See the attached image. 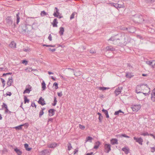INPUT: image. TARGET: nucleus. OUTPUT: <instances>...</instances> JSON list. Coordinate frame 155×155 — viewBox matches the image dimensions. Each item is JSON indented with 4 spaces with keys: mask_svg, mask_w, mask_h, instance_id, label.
<instances>
[{
    "mask_svg": "<svg viewBox=\"0 0 155 155\" xmlns=\"http://www.w3.org/2000/svg\"><path fill=\"white\" fill-rule=\"evenodd\" d=\"M134 75H133L131 73L129 72H127L126 75V77L127 78H131Z\"/></svg>",
    "mask_w": 155,
    "mask_h": 155,
    "instance_id": "27",
    "label": "nucleus"
},
{
    "mask_svg": "<svg viewBox=\"0 0 155 155\" xmlns=\"http://www.w3.org/2000/svg\"><path fill=\"white\" fill-rule=\"evenodd\" d=\"M8 79V81L7 82V84L8 85V86H10L11 85L12 83L13 82V80L12 77H11V78H9Z\"/></svg>",
    "mask_w": 155,
    "mask_h": 155,
    "instance_id": "18",
    "label": "nucleus"
},
{
    "mask_svg": "<svg viewBox=\"0 0 155 155\" xmlns=\"http://www.w3.org/2000/svg\"><path fill=\"white\" fill-rule=\"evenodd\" d=\"M55 111V110L53 109H51L49 110H48L49 115L50 116H53L54 114V112Z\"/></svg>",
    "mask_w": 155,
    "mask_h": 155,
    "instance_id": "15",
    "label": "nucleus"
},
{
    "mask_svg": "<svg viewBox=\"0 0 155 155\" xmlns=\"http://www.w3.org/2000/svg\"><path fill=\"white\" fill-rule=\"evenodd\" d=\"M72 148V147L71 144L70 143H69L68 144V150H70Z\"/></svg>",
    "mask_w": 155,
    "mask_h": 155,
    "instance_id": "45",
    "label": "nucleus"
},
{
    "mask_svg": "<svg viewBox=\"0 0 155 155\" xmlns=\"http://www.w3.org/2000/svg\"><path fill=\"white\" fill-rule=\"evenodd\" d=\"M126 29L129 32L131 33H134L135 31L134 28L133 27H131L130 28H126Z\"/></svg>",
    "mask_w": 155,
    "mask_h": 155,
    "instance_id": "12",
    "label": "nucleus"
},
{
    "mask_svg": "<svg viewBox=\"0 0 155 155\" xmlns=\"http://www.w3.org/2000/svg\"><path fill=\"white\" fill-rule=\"evenodd\" d=\"M155 151V148L154 147H153L152 148H151V151L152 152H153Z\"/></svg>",
    "mask_w": 155,
    "mask_h": 155,
    "instance_id": "57",
    "label": "nucleus"
},
{
    "mask_svg": "<svg viewBox=\"0 0 155 155\" xmlns=\"http://www.w3.org/2000/svg\"><path fill=\"white\" fill-rule=\"evenodd\" d=\"M120 137H124L127 138H129L130 137L129 136L126 135L125 134H122L119 135Z\"/></svg>",
    "mask_w": 155,
    "mask_h": 155,
    "instance_id": "38",
    "label": "nucleus"
},
{
    "mask_svg": "<svg viewBox=\"0 0 155 155\" xmlns=\"http://www.w3.org/2000/svg\"><path fill=\"white\" fill-rule=\"evenodd\" d=\"M9 46L11 48H15L16 47V44L14 41H12L9 45Z\"/></svg>",
    "mask_w": 155,
    "mask_h": 155,
    "instance_id": "19",
    "label": "nucleus"
},
{
    "mask_svg": "<svg viewBox=\"0 0 155 155\" xmlns=\"http://www.w3.org/2000/svg\"><path fill=\"white\" fill-rule=\"evenodd\" d=\"M90 51L91 53L93 54L95 53V50L94 49H91L90 50Z\"/></svg>",
    "mask_w": 155,
    "mask_h": 155,
    "instance_id": "54",
    "label": "nucleus"
},
{
    "mask_svg": "<svg viewBox=\"0 0 155 155\" xmlns=\"http://www.w3.org/2000/svg\"><path fill=\"white\" fill-rule=\"evenodd\" d=\"M135 21L137 22H140L142 21H144V19H143L142 16L140 14H137L134 16V19Z\"/></svg>",
    "mask_w": 155,
    "mask_h": 155,
    "instance_id": "2",
    "label": "nucleus"
},
{
    "mask_svg": "<svg viewBox=\"0 0 155 155\" xmlns=\"http://www.w3.org/2000/svg\"><path fill=\"white\" fill-rule=\"evenodd\" d=\"M57 94L59 97H61L62 95V92L61 91L60 92H58Z\"/></svg>",
    "mask_w": 155,
    "mask_h": 155,
    "instance_id": "53",
    "label": "nucleus"
},
{
    "mask_svg": "<svg viewBox=\"0 0 155 155\" xmlns=\"http://www.w3.org/2000/svg\"><path fill=\"white\" fill-rule=\"evenodd\" d=\"M34 106H35V107H36V105H35V103H32L31 104V106H32L33 107H34Z\"/></svg>",
    "mask_w": 155,
    "mask_h": 155,
    "instance_id": "62",
    "label": "nucleus"
},
{
    "mask_svg": "<svg viewBox=\"0 0 155 155\" xmlns=\"http://www.w3.org/2000/svg\"><path fill=\"white\" fill-rule=\"evenodd\" d=\"M120 39L119 38H117L116 37H111V38L109 39L108 41H112L114 42L113 44H116L115 41L117 40H119Z\"/></svg>",
    "mask_w": 155,
    "mask_h": 155,
    "instance_id": "11",
    "label": "nucleus"
},
{
    "mask_svg": "<svg viewBox=\"0 0 155 155\" xmlns=\"http://www.w3.org/2000/svg\"><path fill=\"white\" fill-rule=\"evenodd\" d=\"M100 143L99 141H97V142H96L95 143H94V148L95 149H97L100 145Z\"/></svg>",
    "mask_w": 155,
    "mask_h": 155,
    "instance_id": "21",
    "label": "nucleus"
},
{
    "mask_svg": "<svg viewBox=\"0 0 155 155\" xmlns=\"http://www.w3.org/2000/svg\"><path fill=\"white\" fill-rule=\"evenodd\" d=\"M50 152L49 150L48 149H45L41 152V155H46L48 153Z\"/></svg>",
    "mask_w": 155,
    "mask_h": 155,
    "instance_id": "17",
    "label": "nucleus"
},
{
    "mask_svg": "<svg viewBox=\"0 0 155 155\" xmlns=\"http://www.w3.org/2000/svg\"><path fill=\"white\" fill-rule=\"evenodd\" d=\"M3 108L5 107V112L6 113H8V107L7 105L5 103H3V105H2Z\"/></svg>",
    "mask_w": 155,
    "mask_h": 155,
    "instance_id": "28",
    "label": "nucleus"
},
{
    "mask_svg": "<svg viewBox=\"0 0 155 155\" xmlns=\"http://www.w3.org/2000/svg\"><path fill=\"white\" fill-rule=\"evenodd\" d=\"M122 89V87H117L116 89L114 91V93L116 96H117L121 93Z\"/></svg>",
    "mask_w": 155,
    "mask_h": 155,
    "instance_id": "8",
    "label": "nucleus"
},
{
    "mask_svg": "<svg viewBox=\"0 0 155 155\" xmlns=\"http://www.w3.org/2000/svg\"><path fill=\"white\" fill-rule=\"evenodd\" d=\"M48 39L50 41H51L52 40V37L51 35V34H50L48 37Z\"/></svg>",
    "mask_w": 155,
    "mask_h": 155,
    "instance_id": "52",
    "label": "nucleus"
},
{
    "mask_svg": "<svg viewBox=\"0 0 155 155\" xmlns=\"http://www.w3.org/2000/svg\"><path fill=\"white\" fill-rule=\"evenodd\" d=\"M40 14L42 16H44L45 15H47V14L44 11H43L41 12Z\"/></svg>",
    "mask_w": 155,
    "mask_h": 155,
    "instance_id": "43",
    "label": "nucleus"
},
{
    "mask_svg": "<svg viewBox=\"0 0 155 155\" xmlns=\"http://www.w3.org/2000/svg\"><path fill=\"white\" fill-rule=\"evenodd\" d=\"M21 28L22 30L21 31V32L22 33H25L27 30L26 26L25 25H24L22 26H21V28H20V29Z\"/></svg>",
    "mask_w": 155,
    "mask_h": 155,
    "instance_id": "13",
    "label": "nucleus"
},
{
    "mask_svg": "<svg viewBox=\"0 0 155 155\" xmlns=\"http://www.w3.org/2000/svg\"><path fill=\"white\" fill-rule=\"evenodd\" d=\"M92 139L93 138L91 137L90 136L86 138L85 142L89 141L91 143L92 142Z\"/></svg>",
    "mask_w": 155,
    "mask_h": 155,
    "instance_id": "34",
    "label": "nucleus"
},
{
    "mask_svg": "<svg viewBox=\"0 0 155 155\" xmlns=\"http://www.w3.org/2000/svg\"><path fill=\"white\" fill-rule=\"evenodd\" d=\"M79 127L80 128H81V129L82 130L84 129L85 128V127L84 126L81 125V124H79Z\"/></svg>",
    "mask_w": 155,
    "mask_h": 155,
    "instance_id": "50",
    "label": "nucleus"
},
{
    "mask_svg": "<svg viewBox=\"0 0 155 155\" xmlns=\"http://www.w3.org/2000/svg\"><path fill=\"white\" fill-rule=\"evenodd\" d=\"M134 139L136 141V142L142 145V142L143 141L141 137L138 138L136 137H134Z\"/></svg>",
    "mask_w": 155,
    "mask_h": 155,
    "instance_id": "9",
    "label": "nucleus"
},
{
    "mask_svg": "<svg viewBox=\"0 0 155 155\" xmlns=\"http://www.w3.org/2000/svg\"><path fill=\"white\" fill-rule=\"evenodd\" d=\"M64 31V28L62 27H60V28L59 33L61 35H63Z\"/></svg>",
    "mask_w": 155,
    "mask_h": 155,
    "instance_id": "37",
    "label": "nucleus"
},
{
    "mask_svg": "<svg viewBox=\"0 0 155 155\" xmlns=\"http://www.w3.org/2000/svg\"><path fill=\"white\" fill-rule=\"evenodd\" d=\"M29 49L28 48L27 49L26 48H24L23 49V51H25V52H27L29 51Z\"/></svg>",
    "mask_w": 155,
    "mask_h": 155,
    "instance_id": "55",
    "label": "nucleus"
},
{
    "mask_svg": "<svg viewBox=\"0 0 155 155\" xmlns=\"http://www.w3.org/2000/svg\"><path fill=\"white\" fill-rule=\"evenodd\" d=\"M55 46L54 45H48L47 46V47H54Z\"/></svg>",
    "mask_w": 155,
    "mask_h": 155,
    "instance_id": "60",
    "label": "nucleus"
},
{
    "mask_svg": "<svg viewBox=\"0 0 155 155\" xmlns=\"http://www.w3.org/2000/svg\"><path fill=\"white\" fill-rule=\"evenodd\" d=\"M102 111L103 112L106 116V118H108L109 117V115L108 114V112L107 110L103 109L102 110Z\"/></svg>",
    "mask_w": 155,
    "mask_h": 155,
    "instance_id": "24",
    "label": "nucleus"
},
{
    "mask_svg": "<svg viewBox=\"0 0 155 155\" xmlns=\"http://www.w3.org/2000/svg\"><path fill=\"white\" fill-rule=\"evenodd\" d=\"M93 154V152H91L90 153H87L86 155H92Z\"/></svg>",
    "mask_w": 155,
    "mask_h": 155,
    "instance_id": "64",
    "label": "nucleus"
},
{
    "mask_svg": "<svg viewBox=\"0 0 155 155\" xmlns=\"http://www.w3.org/2000/svg\"><path fill=\"white\" fill-rule=\"evenodd\" d=\"M73 73L76 76H79L82 74L81 72L80 71L77 72L76 71H74V70H73Z\"/></svg>",
    "mask_w": 155,
    "mask_h": 155,
    "instance_id": "26",
    "label": "nucleus"
},
{
    "mask_svg": "<svg viewBox=\"0 0 155 155\" xmlns=\"http://www.w3.org/2000/svg\"><path fill=\"white\" fill-rule=\"evenodd\" d=\"M24 103L25 104L26 103H28L29 102V100L28 99L27 97L26 96H24Z\"/></svg>",
    "mask_w": 155,
    "mask_h": 155,
    "instance_id": "40",
    "label": "nucleus"
},
{
    "mask_svg": "<svg viewBox=\"0 0 155 155\" xmlns=\"http://www.w3.org/2000/svg\"><path fill=\"white\" fill-rule=\"evenodd\" d=\"M58 23L57 21V19L56 18H54L52 22V25L53 27H57V24Z\"/></svg>",
    "mask_w": 155,
    "mask_h": 155,
    "instance_id": "22",
    "label": "nucleus"
},
{
    "mask_svg": "<svg viewBox=\"0 0 155 155\" xmlns=\"http://www.w3.org/2000/svg\"><path fill=\"white\" fill-rule=\"evenodd\" d=\"M110 4L111 6H114L116 8H118L119 6V4L117 3H110Z\"/></svg>",
    "mask_w": 155,
    "mask_h": 155,
    "instance_id": "33",
    "label": "nucleus"
},
{
    "mask_svg": "<svg viewBox=\"0 0 155 155\" xmlns=\"http://www.w3.org/2000/svg\"><path fill=\"white\" fill-rule=\"evenodd\" d=\"M120 113H124V112H123V111H122L121 110H119L117 111H116L114 114V115H117L119 114Z\"/></svg>",
    "mask_w": 155,
    "mask_h": 155,
    "instance_id": "41",
    "label": "nucleus"
},
{
    "mask_svg": "<svg viewBox=\"0 0 155 155\" xmlns=\"http://www.w3.org/2000/svg\"><path fill=\"white\" fill-rule=\"evenodd\" d=\"M6 24L8 26H10L12 23V21L11 16H8L6 19Z\"/></svg>",
    "mask_w": 155,
    "mask_h": 155,
    "instance_id": "6",
    "label": "nucleus"
},
{
    "mask_svg": "<svg viewBox=\"0 0 155 155\" xmlns=\"http://www.w3.org/2000/svg\"><path fill=\"white\" fill-rule=\"evenodd\" d=\"M38 102L42 105L45 104V101H44V99L42 98L41 97L39 98Z\"/></svg>",
    "mask_w": 155,
    "mask_h": 155,
    "instance_id": "14",
    "label": "nucleus"
},
{
    "mask_svg": "<svg viewBox=\"0 0 155 155\" xmlns=\"http://www.w3.org/2000/svg\"><path fill=\"white\" fill-rule=\"evenodd\" d=\"M111 145L109 144L105 143L104 144L105 152L108 153L111 150Z\"/></svg>",
    "mask_w": 155,
    "mask_h": 155,
    "instance_id": "4",
    "label": "nucleus"
},
{
    "mask_svg": "<svg viewBox=\"0 0 155 155\" xmlns=\"http://www.w3.org/2000/svg\"><path fill=\"white\" fill-rule=\"evenodd\" d=\"M141 107L140 104L133 105L131 106V108L133 111L137 112L139 110Z\"/></svg>",
    "mask_w": 155,
    "mask_h": 155,
    "instance_id": "3",
    "label": "nucleus"
},
{
    "mask_svg": "<svg viewBox=\"0 0 155 155\" xmlns=\"http://www.w3.org/2000/svg\"><path fill=\"white\" fill-rule=\"evenodd\" d=\"M28 145L27 143H25L24 144V147L25 148L26 150L28 151H29L31 149V148H28Z\"/></svg>",
    "mask_w": 155,
    "mask_h": 155,
    "instance_id": "31",
    "label": "nucleus"
},
{
    "mask_svg": "<svg viewBox=\"0 0 155 155\" xmlns=\"http://www.w3.org/2000/svg\"><path fill=\"white\" fill-rule=\"evenodd\" d=\"M32 89V88L31 86L29 84L27 85L26 87L25 90L23 92V94L29 93L31 91Z\"/></svg>",
    "mask_w": 155,
    "mask_h": 155,
    "instance_id": "5",
    "label": "nucleus"
},
{
    "mask_svg": "<svg viewBox=\"0 0 155 155\" xmlns=\"http://www.w3.org/2000/svg\"><path fill=\"white\" fill-rule=\"evenodd\" d=\"M42 90L44 91L46 89V84L44 81H43L41 84Z\"/></svg>",
    "mask_w": 155,
    "mask_h": 155,
    "instance_id": "29",
    "label": "nucleus"
},
{
    "mask_svg": "<svg viewBox=\"0 0 155 155\" xmlns=\"http://www.w3.org/2000/svg\"><path fill=\"white\" fill-rule=\"evenodd\" d=\"M57 144L54 143H53L48 144V146L49 148H53L56 147Z\"/></svg>",
    "mask_w": 155,
    "mask_h": 155,
    "instance_id": "20",
    "label": "nucleus"
},
{
    "mask_svg": "<svg viewBox=\"0 0 155 155\" xmlns=\"http://www.w3.org/2000/svg\"><path fill=\"white\" fill-rule=\"evenodd\" d=\"M106 50L108 51H113L115 50V48L111 46H107L106 47Z\"/></svg>",
    "mask_w": 155,
    "mask_h": 155,
    "instance_id": "25",
    "label": "nucleus"
},
{
    "mask_svg": "<svg viewBox=\"0 0 155 155\" xmlns=\"http://www.w3.org/2000/svg\"><path fill=\"white\" fill-rule=\"evenodd\" d=\"M14 151L17 153L18 155H21L22 154V152L19 149H18L17 148L14 149Z\"/></svg>",
    "mask_w": 155,
    "mask_h": 155,
    "instance_id": "23",
    "label": "nucleus"
},
{
    "mask_svg": "<svg viewBox=\"0 0 155 155\" xmlns=\"http://www.w3.org/2000/svg\"><path fill=\"white\" fill-rule=\"evenodd\" d=\"M53 86L55 87V88L56 89H57L58 88V84L56 82H55L53 84Z\"/></svg>",
    "mask_w": 155,
    "mask_h": 155,
    "instance_id": "46",
    "label": "nucleus"
},
{
    "mask_svg": "<svg viewBox=\"0 0 155 155\" xmlns=\"http://www.w3.org/2000/svg\"><path fill=\"white\" fill-rule=\"evenodd\" d=\"M44 112L42 110H41L39 113V117H41V116L43 114Z\"/></svg>",
    "mask_w": 155,
    "mask_h": 155,
    "instance_id": "48",
    "label": "nucleus"
},
{
    "mask_svg": "<svg viewBox=\"0 0 155 155\" xmlns=\"http://www.w3.org/2000/svg\"><path fill=\"white\" fill-rule=\"evenodd\" d=\"M78 151V150H76V149H75L74 150V154H75Z\"/></svg>",
    "mask_w": 155,
    "mask_h": 155,
    "instance_id": "63",
    "label": "nucleus"
},
{
    "mask_svg": "<svg viewBox=\"0 0 155 155\" xmlns=\"http://www.w3.org/2000/svg\"><path fill=\"white\" fill-rule=\"evenodd\" d=\"M98 89L100 90L104 91V90L109 89V88L105 87H98Z\"/></svg>",
    "mask_w": 155,
    "mask_h": 155,
    "instance_id": "35",
    "label": "nucleus"
},
{
    "mask_svg": "<svg viewBox=\"0 0 155 155\" xmlns=\"http://www.w3.org/2000/svg\"><path fill=\"white\" fill-rule=\"evenodd\" d=\"M147 64L150 65H151L153 63V62L152 61H148L146 62Z\"/></svg>",
    "mask_w": 155,
    "mask_h": 155,
    "instance_id": "49",
    "label": "nucleus"
},
{
    "mask_svg": "<svg viewBox=\"0 0 155 155\" xmlns=\"http://www.w3.org/2000/svg\"><path fill=\"white\" fill-rule=\"evenodd\" d=\"M57 101L56 100V97H54V103L52 104V105L54 106L56 104Z\"/></svg>",
    "mask_w": 155,
    "mask_h": 155,
    "instance_id": "42",
    "label": "nucleus"
},
{
    "mask_svg": "<svg viewBox=\"0 0 155 155\" xmlns=\"http://www.w3.org/2000/svg\"><path fill=\"white\" fill-rule=\"evenodd\" d=\"M24 125V124L21 125L19 126L15 127V128L17 130H20L22 129V127Z\"/></svg>",
    "mask_w": 155,
    "mask_h": 155,
    "instance_id": "39",
    "label": "nucleus"
},
{
    "mask_svg": "<svg viewBox=\"0 0 155 155\" xmlns=\"http://www.w3.org/2000/svg\"><path fill=\"white\" fill-rule=\"evenodd\" d=\"M146 86V88L150 90V88L148 87V85L147 84H140V86L139 85H137L136 87V92L137 93H140L141 92V91L142 90V89L143 88V86ZM150 91L149 90L148 92L147 93H143V94H145L146 95H148V93L150 92Z\"/></svg>",
    "mask_w": 155,
    "mask_h": 155,
    "instance_id": "1",
    "label": "nucleus"
},
{
    "mask_svg": "<svg viewBox=\"0 0 155 155\" xmlns=\"http://www.w3.org/2000/svg\"><path fill=\"white\" fill-rule=\"evenodd\" d=\"M22 63L25 64V65H26L28 64V61L25 60H23L22 61Z\"/></svg>",
    "mask_w": 155,
    "mask_h": 155,
    "instance_id": "51",
    "label": "nucleus"
},
{
    "mask_svg": "<svg viewBox=\"0 0 155 155\" xmlns=\"http://www.w3.org/2000/svg\"><path fill=\"white\" fill-rule=\"evenodd\" d=\"M97 114L99 116L98 117L99 121L101 122L103 118V116L99 112L97 113Z\"/></svg>",
    "mask_w": 155,
    "mask_h": 155,
    "instance_id": "30",
    "label": "nucleus"
},
{
    "mask_svg": "<svg viewBox=\"0 0 155 155\" xmlns=\"http://www.w3.org/2000/svg\"><path fill=\"white\" fill-rule=\"evenodd\" d=\"M146 2L147 3H152L154 2V0H145Z\"/></svg>",
    "mask_w": 155,
    "mask_h": 155,
    "instance_id": "47",
    "label": "nucleus"
},
{
    "mask_svg": "<svg viewBox=\"0 0 155 155\" xmlns=\"http://www.w3.org/2000/svg\"><path fill=\"white\" fill-rule=\"evenodd\" d=\"M1 81L2 83H5V81L4 79L2 78H1Z\"/></svg>",
    "mask_w": 155,
    "mask_h": 155,
    "instance_id": "61",
    "label": "nucleus"
},
{
    "mask_svg": "<svg viewBox=\"0 0 155 155\" xmlns=\"http://www.w3.org/2000/svg\"><path fill=\"white\" fill-rule=\"evenodd\" d=\"M151 100L154 102L155 101V88L153 90L152 93L151 94Z\"/></svg>",
    "mask_w": 155,
    "mask_h": 155,
    "instance_id": "10",
    "label": "nucleus"
},
{
    "mask_svg": "<svg viewBox=\"0 0 155 155\" xmlns=\"http://www.w3.org/2000/svg\"><path fill=\"white\" fill-rule=\"evenodd\" d=\"M49 51H52V52H54V51H55L56 50V49H55L54 48V49H51V48H49Z\"/></svg>",
    "mask_w": 155,
    "mask_h": 155,
    "instance_id": "59",
    "label": "nucleus"
},
{
    "mask_svg": "<svg viewBox=\"0 0 155 155\" xmlns=\"http://www.w3.org/2000/svg\"><path fill=\"white\" fill-rule=\"evenodd\" d=\"M19 12L17 14H16V17L17 18V20H16V23L17 24H18V23L19 22V20L20 19V18L19 16Z\"/></svg>",
    "mask_w": 155,
    "mask_h": 155,
    "instance_id": "32",
    "label": "nucleus"
},
{
    "mask_svg": "<svg viewBox=\"0 0 155 155\" xmlns=\"http://www.w3.org/2000/svg\"><path fill=\"white\" fill-rule=\"evenodd\" d=\"M53 119L52 118H50L48 120V122H49L50 121L51 122H52L53 121Z\"/></svg>",
    "mask_w": 155,
    "mask_h": 155,
    "instance_id": "58",
    "label": "nucleus"
},
{
    "mask_svg": "<svg viewBox=\"0 0 155 155\" xmlns=\"http://www.w3.org/2000/svg\"><path fill=\"white\" fill-rule=\"evenodd\" d=\"M12 95V93L11 92H8L7 93H6V95L7 96H11Z\"/></svg>",
    "mask_w": 155,
    "mask_h": 155,
    "instance_id": "56",
    "label": "nucleus"
},
{
    "mask_svg": "<svg viewBox=\"0 0 155 155\" xmlns=\"http://www.w3.org/2000/svg\"><path fill=\"white\" fill-rule=\"evenodd\" d=\"M59 10L57 7H55L54 10L53 15L55 17H58V15H59Z\"/></svg>",
    "mask_w": 155,
    "mask_h": 155,
    "instance_id": "7",
    "label": "nucleus"
},
{
    "mask_svg": "<svg viewBox=\"0 0 155 155\" xmlns=\"http://www.w3.org/2000/svg\"><path fill=\"white\" fill-rule=\"evenodd\" d=\"M110 142L112 145L117 144H118V140L117 139H111Z\"/></svg>",
    "mask_w": 155,
    "mask_h": 155,
    "instance_id": "16",
    "label": "nucleus"
},
{
    "mask_svg": "<svg viewBox=\"0 0 155 155\" xmlns=\"http://www.w3.org/2000/svg\"><path fill=\"white\" fill-rule=\"evenodd\" d=\"M122 150L123 151H124L125 153L126 154H127L129 152V150L125 147L123 148Z\"/></svg>",
    "mask_w": 155,
    "mask_h": 155,
    "instance_id": "36",
    "label": "nucleus"
},
{
    "mask_svg": "<svg viewBox=\"0 0 155 155\" xmlns=\"http://www.w3.org/2000/svg\"><path fill=\"white\" fill-rule=\"evenodd\" d=\"M76 14V13L74 12L70 16V19H72L74 18L75 15Z\"/></svg>",
    "mask_w": 155,
    "mask_h": 155,
    "instance_id": "44",
    "label": "nucleus"
}]
</instances>
